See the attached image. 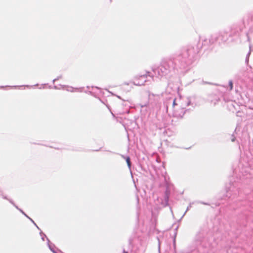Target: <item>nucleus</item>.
Segmentation results:
<instances>
[{
    "mask_svg": "<svg viewBox=\"0 0 253 253\" xmlns=\"http://www.w3.org/2000/svg\"><path fill=\"white\" fill-rule=\"evenodd\" d=\"M126 163H127V164L128 167L130 168V166H131V162H130V158L129 157H127L126 159Z\"/></svg>",
    "mask_w": 253,
    "mask_h": 253,
    "instance_id": "nucleus-2",
    "label": "nucleus"
},
{
    "mask_svg": "<svg viewBox=\"0 0 253 253\" xmlns=\"http://www.w3.org/2000/svg\"><path fill=\"white\" fill-rule=\"evenodd\" d=\"M229 85L230 86V90H232L233 88V83L232 81H230Z\"/></svg>",
    "mask_w": 253,
    "mask_h": 253,
    "instance_id": "nucleus-3",
    "label": "nucleus"
},
{
    "mask_svg": "<svg viewBox=\"0 0 253 253\" xmlns=\"http://www.w3.org/2000/svg\"><path fill=\"white\" fill-rule=\"evenodd\" d=\"M140 78L142 79V81L141 82H139V79L138 77H135L133 80V84H134L136 85L140 86L142 85H143L144 83L146 82V76H141L140 77Z\"/></svg>",
    "mask_w": 253,
    "mask_h": 253,
    "instance_id": "nucleus-1",
    "label": "nucleus"
},
{
    "mask_svg": "<svg viewBox=\"0 0 253 253\" xmlns=\"http://www.w3.org/2000/svg\"><path fill=\"white\" fill-rule=\"evenodd\" d=\"M123 253H127V252H126V251H124L123 252Z\"/></svg>",
    "mask_w": 253,
    "mask_h": 253,
    "instance_id": "nucleus-4",
    "label": "nucleus"
}]
</instances>
